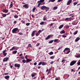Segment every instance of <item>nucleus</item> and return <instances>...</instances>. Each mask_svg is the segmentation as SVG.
I'll return each instance as SVG.
<instances>
[{"mask_svg": "<svg viewBox=\"0 0 80 80\" xmlns=\"http://www.w3.org/2000/svg\"><path fill=\"white\" fill-rule=\"evenodd\" d=\"M18 30V28H14L13 29H12V32L13 33H17V32H17Z\"/></svg>", "mask_w": 80, "mask_h": 80, "instance_id": "1", "label": "nucleus"}, {"mask_svg": "<svg viewBox=\"0 0 80 80\" xmlns=\"http://www.w3.org/2000/svg\"><path fill=\"white\" fill-rule=\"evenodd\" d=\"M41 10H43V9H46L47 10H49V8L45 6H42L41 7Z\"/></svg>", "mask_w": 80, "mask_h": 80, "instance_id": "2", "label": "nucleus"}, {"mask_svg": "<svg viewBox=\"0 0 80 80\" xmlns=\"http://www.w3.org/2000/svg\"><path fill=\"white\" fill-rule=\"evenodd\" d=\"M77 62V61H73L71 62L70 63V65L71 66H72V65H73L74 64H75V63H76V62Z\"/></svg>", "mask_w": 80, "mask_h": 80, "instance_id": "3", "label": "nucleus"}, {"mask_svg": "<svg viewBox=\"0 0 80 80\" xmlns=\"http://www.w3.org/2000/svg\"><path fill=\"white\" fill-rule=\"evenodd\" d=\"M53 37V35H48L47 37L45 38V40H48V39H49L50 37Z\"/></svg>", "mask_w": 80, "mask_h": 80, "instance_id": "4", "label": "nucleus"}, {"mask_svg": "<svg viewBox=\"0 0 80 80\" xmlns=\"http://www.w3.org/2000/svg\"><path fill=\"white\" fill-rule=\"evenodd\" d=\"M14 67H17L18 68H20V64L15 63L14 64Z\"/></svg>", "mask_w": 80, "mask_h": 80, "instance_id": "5", "label": "nucleus"}, {"mask_svg": "<svg viewBox=\"0 0 80 80\" xmlns=\"http://www.w3.org/2000/svg\"><path fill=\"white\" fill-rule=\"evenodd\" d=\"M72 0H69L68 1V2L67 3V5H70V3H72Z\"/></svg>", "mask_w": 80, "mask_h": 80, "instance_id": "6", "label": "nucleus"}, {"mask_svg": "<svg viewBox=\"0 0 80 80\" xmlns=\"http://www.w3.org/2000/svg\"><path fill=\"white\" fill-rule=\"evenodd\" d=\"M54 42H57V43L60 42V40H58V39H55L54 40Z\"/></svg>", "mask_w": 80, "mask_h": 80, "instance_id": "7", "label": "nucleus"}, {"mask_svg": "<svg viewBox=\"0 0 80 80\" xmlns=\"http://www.w3.org/2000/svg\"><path fill=\"white\" fill-rule=\"evenodd\" d=\"M32 61V59H27L26 60V63H28V62H31Z\"/></svg>", "mask_w": 80, "mask_h": 80, "instance_id": "8", "label": "nucleus"}, {"mask_svg": "<svg viewBox=\"0 0 80 80\" xmlns=\"http://www.w3.org/2000/svg\"><path fill=\"white\" fill-rule=\"evenodd\" d=\"M35 32H36V31L35 30V31H33L32 34H31V36L32 37H33V36H34V35H35Z\"/></svg>", "mask_w": 80, "mask_h": 80, "instance_id": "9", "label": "nucleus"}, {"mask_svg": "<svg viewBox=\"0 0 80 80\" xmlns=\"http://www.w3.org/2000/svg\"><path fill=\"white\" fill-rule=\"evenodd\" d=\"M9 58H4L3 60V62H7Z\"/></svg>", "mask_w": 80, "mask_h": 80, "instance_id": "10", "label": "nucleus"}, {"mask_svg": "<svg viewBox=\"0 0 80 80\" xmlns=\"http://www.w3.org/2000/svg\"><path fill=\"white\" fill-rule=\"evenodd\" d=\"M37 74L33 72L31 74V76L32 77H35L36 75Z\"/></svg>", "mask_w": 80, "mask_h": 80, "instance_id": "11", "label": "nucleus"}, {"mask_svg": "<svg viewBox=\"0 0 80 80\" xmlns=\"http://www.w3.org/2000/svg\"><path fill=\"white\" fill-rule=\"evenodd\" d=\"M23 7H25L26 8H28V4H25L24 5H23Z\"/></svg>", "mask_w": 80, "mask_h": 80, "instance_id": "12", "label": "nucleus"}, {"mask_svg": "<svg viewBox=\"0 0 80 80\" xmlns=\"http://www.w3.org/2000/svg\"><path fill=\"white\" fill-rule=\"evenodd\" d=\"M2 12H4V13H8V9L6 10V9H4Z\"/></svg>", "mask_w": 80, "mask_h": 80, "instance_id": "13", "label": "nucleus"}, {"mask_svg": "<svg viewBox=\"0 0 80 80\" xmlns=\"http://www.w3.org/2000/svg\"><path fill=\"white\" fill-rule=\"evenodd\" d=\"M79 40H80V38L79 37H78L77 38H76V39L75 40V42H78V41Z\"/></svg>", "mask_w": 80, "mask_h": 80, "instance_id": "14", "label": "nucleus"}, {"mask_svg": "<svg viewBox=\"0 0 80 80\" xmlns=\"http://www.w3.org/2000/svg\"><path fill=\"white\" fill-rule=\"evenodd\" d=\"M65 33V31H64V30H63L62 31L60 32V34Z\"/></svg>", "mask_w": 80, "mask_h": 80, "instance_id": "15", "label": "nucleus"}, {"mask_svg": "<svg viewBox=\"0 0 80 80\" xmlns=\"http://www.w3.org/2000/svg\"><path fill=\"white\" fill-rule=\"evenodd\" d=\"M63 24L61 25L59 27V29H61V28H63Z\"/></svg>", "mask_w": 80, "mask_h": 80, "instance_id": "16", "label": "nucleus"}, {"mask_svg": "<svg viewBox=\"0 0 80 80\" xmlns=\"http://www.w3.org/2000/svg\"><path fill=\"white\" fill-rule=\"evenodd\" d=\"M4 78H5V79H8V78H10V76H6L4 77Z\"/></svg>", "mask_w": 80, "mask_h": 80, "instance_id": "17", "label": "nucleus"}, {"mask_svg": "<svg viewBox=\"0 0 80 80\" xmlns=\"http://www.w3.org/2000/svg\"><path fill=\"white\" fill-rule=\"evenodd\" d=\"M13 7V2H11L10 4V8H11V7Z\"/></svg>", "mask_w": 80, "mask_h": 80, "instance_id": "18", "label": "nucleus"}, {"mask_svg": "<svg viewBox=\"0 0 80 80\" xmlns=\"http://www.w3.org/2000/svg\"><path fill=\"white\" fill-rule=\"evenodd\" d=\"M47 64V63L44 62H42V65H45Z\"/></svg>", "mask_w": 80, "mask_h": 80, "instance_id": "19", "label": "nucleus"}, {"mask_svg": "<svg viewBox=\"0 0 80 80\" xmlns=\"http://www.w3.org/2000/svg\"><path fill=\"white\" fill-rule=\"evenodd\" d=\"M14 17L15 18H18V16L16 15H15Z\"/></svg>", "mask_w": 80, "mask_h": 80, "instance_id": "20", "label": "nucleus"}, {"mask_svg": "<svg viewBox=\"0 0 80 80\" xmlns=\"http://www.w3.org/2000/svg\"><path fill=\"white\" fill-rule=\"evenodd\" d=\"M77 33H78V31H76L73 33V35H76V34H77Z\"/></svg>", "mask_w": 80, "mask_h": 80, "instance_id": "21", "label": "nucleus"}, {"mask_svg": "<svg viewBox=\"0 0 80 80\" xmlns=\"http://www.w3.org/2000/svg\"><path fill=\"white\" fill-rule=\"evenodd\" d=\"M53 42V40H51L48 42V43H52Z\"/></svg>", "mask_w": 80, "mask_h": 80, "instance_id": "22", "label": "nucleus"}, {"mask_svg": "<svg viewBox=\"0 0 80 80\" xmlns=\"http://www.w3.org/2000/svg\"><path fill=\"white\" fill-rule=\"evenodd\" d=\"M2 16L3 17H5L7 16V14H2Z\"/></svg>", "mask_w": 80, "mask_h": 80, "instance_id": "23", "label": "nucleus"}, {"mask_svg": "<svg viewBox=\"0 0 80 80\" xmlns=\"http://www.w3.org/2000/svg\"><path fill=\"white\" fill-rule=\"evenodd\" d=\"M49 54L50 55H53V52H51L49 53Z\"/></svg>", "mask_w": 80, "mask_h": 80, "instance_id": "24", "label": "nucleus"}, {"mask_svg": "<svg viewBox=\"0 0 80 80\" xmlns=\"http://www.w3.org/2000/svg\"><path fill=\"white\" fill-rule=\"evenodd\" d=\"M58 8V7H57V6H55L53 8V9L56 10V9H57Z\"/></svg>", "mask_w": 80, "mask_h": 80, "instance_id": "25", "label": "nucleus"}, {"mask_svg": "<svg viewBox=\"0 0 80 80\" xmlns=\"http://www.w3.org/2000/svg\"><path fill=\"white\" fill-rule=\"evenodd\" d=\"M15 47H13L11 49H10V50L12 51V50H13V49H15Z\"/></svg>", "mask_w": 80, "mask_h": 80, "instance_id": "26", "label": "nucleus"}, {"mask_svg": "<svg viewBox=\"0 0 80 80\" xmlns=\"http://www.w3.org/2000/svg\"><path fill=\"white\" fill-rule=\"evenodd\" d=\"M15 47H13L11 49H10V50L12 51V50H13V49H15Z\"/></svg>", "mask_w": 80, "mask_h": 80, "instance_id": "27", "label": "nucleus"}, {"mask_svg": "<svg viewBox=\"0 0 80 80\" xmlns=\"http://www.w3.org/2000/svg\"><path fill=\"white\" fill-rule=\"evenodd\" d=\"M35 9H36V8L35 7H34L32 9V12H35Z\"/></svg>", "mask_w": 80, "mask_h": 80, "instance_id": "28", "label": "nucleus"}, {"mask_svg": "<svg viewBox=\"0 0 80 80\" xmlns=\"http://www.w3.org/2000/svg\"><path fill=\"white\" fill-rule=\"evenodd\" d=\"M70 50V48H66L65 49V50H66V51L68 50Z\"/></svg>", "mask_w": 80, "mask_h": 80, "instance_id": "29", "label": "nucleus"}, {"mask_svg": "<svg viewBox=\"0 0 80 80\" xmlns=\"http://www.w3.org/2000/svg\"><path fill=\"white\" fill-rule=\"evenodd\" d=\"M76 58H80V54H79V55L76 56Z\"/></svg>", "mask_w": 80, "mask_h": 80, "instance_id": "30", "label": "nucleus"}, {"mask_svg": "<svg viewBox=\"0 0 80 80\" xmlns=\"http://www.w3.org/2000/svg\"><path fill=\"white\" fill-rule=\"evenodd\" d=\"M40 35V33L38 32L36 33V36H38V35Z\"/></svg>", "mask_w": 80, "mask_h": 80, "instance_id": "31", "label": "nucleus"}, {"mask_svg": "<svg viewBox=\"0 0 80 80\" xmlns=\"http://www.w3.org/2000/svg\"><path fill=\"white\" fill-rule=\"evenodd\" d=\"M55 58V56H53L50 57V58L51 59H53V58Z\"/></svg>", "mask_w": 80, "mask_h": 80, "instance_id": "32", "label": "nucleus"}, {"mask_svg": "<svg viewBox=\"0 0 80 80\" xmlns=\"http://www.w3.org/2000/svg\"><path fill=\"white\" fill-rule=\"evenodd\" d=\"M13 54H15V53H17V51H14L13 52Z\"/></svg>", "mask_w": 80, "mask_h": 80, "instance_id": "33", "label": "nucleus"}, {"mask_svg": "<svg viewBox=\"0 0 80 80\" xmlns=\"http://www.w3.org/2000/svg\"><path fill=\"white\" fill-rule=\"evenodd\" d=\"M44 0H40L39 1H38V2H39L40 3H42V2H44Z\"/></svg>", "mask_w": 80, "mask_h": 80, "instance_id": "34", "label": "nucleus"}, {"mask_svg": "<svg viewBox=\"0 0 80 80\" xmlns=\"http://www.w3.org/2000/svg\"><path fill=\"white\" fill-rule=\"evenodd\" d=\"M77 3H78V2H74L73 3V4L74 5V6H75V5H77Z\"/></svg>", "mask_w": 80, "mask_h": 80, "instance_id": "35", "label": "nucleus"}, {"mask_svg": "<svg viewBox=\"0 0 80 80\" xmlns=\"http://www.w3.org/2000/svg\"><path fill=\"white\" fill-rule=\"evenodd\" d=\"M22 63H25L26 62V61L25 59H23V60H22Z\"/></svg>", "mask_w": 80, "mask_h": 80, "instance_id": "36", "label": "nucleus"}, {"mask_svg": "<svg viewBox=\"0 0 80 80\" xmlns=\"http://www.w3.org/2000/svg\"><path fill=\"white\" fill-rule=\"evenodd\" d=\"M26 26H29L30 25V23H27L26 24Z\"/></svg>", "mask_w": 80, "mask_h": 80, "instance_id": "37", "label": "nucleus"}, {"mask_svg": "<svg viewBox=\"0 0 80 80\" xmlns=\"http://www.w3.org/2000/svg\"><path fill=\"white\" fill-rule=\"evenodd\" d=\"M44 22H42L40 23V25H43L44 24Z\"/></svg>", "mask_w": 80, "mask_h": 80, "instance_id": "38", "label": "nucleus"}, {"mask_svg": "<svg viewBox=\"0 0 80 80\" xmlns=\"http://www.w3.org/2000/svg\"><path fill=\"white\" fill-rule=\"evenodd\" d=\"M3 55L4 56H5H5H6V55H7V53L6 52H5V53H3Z\"/></svg>", "mask_w": 80, "mask_h": 80, "instance_id": "39", "label": "nucleus"}, {"mask_svg": "<svg viewBox=\"0 0 80 80\" xmlns=\"http://www.w3.org/2000/svg\"><path fill=\"white\" fill-rule=\"evenodd\" d=\"M41 5V2H40V3H38V7H39Z\"/></svg>", "mask_w": 80, "mask_h": 80, "instance_id": "40", "label": "nucleus"}, {"mask_svg": "<svg viewBox=\"0 0 80 80\" xmlns=\"http://www.w3.org/2000/svg\"><path fill=\"white\" fill-rule=\"evenodd\" d=\"M62 37L63 38H65V37H67V36H66V35H62Z\"/></svg>", "mask_w": 80, "mask_h": 80, "instance_id": "41", "label": "nucleus"}, {"mask_svg": "<svg viewBox=\"0 0 80 80\" xmlns=\"http://www.w3.org/2000/svg\"><path fill=\"white\" fill-rule=\"evenodd\" d=\"M42 64V62H40L38 64V65H41Z\"/></svg>", "mask_w": 80, "mask_h": 80, "instance_id": "42", "label": "nucleus"}, {"mask_svg": "<svg viewBox=\"0 0 80 80\" xmlns=\"http://www.w3.org/2000/svg\"><path fill=\"white\" fill-rule=\"evenodd\" d=\"M43 20H44V21H45V20H47V18H45V17H44L43 18Z\"/></svg>", "mask_w": 80, "mask_h": 80, "instance_id": "43", "label": "nucleus"}, {"mask_svg": "<svg viewBox=\"0 0 80 80\" xmlns=\"http://www.w3.org/2000/svg\"><path fill=\"white\" fill-rule=\"evenodd\" d=\"M18 34L20 35H23V34L22 32H19Z\"/></svg>", "mask_w": 80, "mask_h": 80, "instance_id": "44", "label": "nucleus"}, {"mask_svg": "<svg viewBox=\"0 0 80 80\" xmlns=\"http://www.w3.org/2000/svg\"><path fill=\"white\" fill-rule=\"evenodd\" d=\"M70 52V51H68L67 52V53H66V54H68V53Z\"/></svg>", "mask_w": 80, "mask_h": 80, "instance_id": "45", "label": "nucleus"}, {"mask_svg": "<svg viewBox=\"0 0 80 80\" xmlns=\"http://www.w3.org/2000/svg\"><path fill=\"white\" fill-rule=\"evenodd\" d=\"M54 62L55 61H52L51 62H50V64H51V65H52V64H53V62Z\"/></svg>", "mask_w": 80, "mask_h": 80, "instance_id": "46", "label": "nucleus"}, {"mask_svg": "<svg viewBox=\"0 0 80 80\" xmlns=\"http://www.w3.org/2000/svg\"><path fill=\"white\" fill-rule=\"evenodd\" d=\"M17 21H14L13 22L14 24H16V23H17Z\"/></svg>", "mask_w": 80, "mask_h": 80, "instance_id": "47", "label": "nucleus"}, {"mask_svg": "<svg viewBox=\"0 0 80 80\" xmlns=\"http://www.w3.org/2000/svg\"><path fill=\"white\" fill-rule=\"evenodd\" d=\"M67 20L68 21V18H66L65 19V21H67Z\"/></svg>", "mask_w": 80, "mask_h": 80, "instance_id": "48", "label": "nucleus"}, {"mask_svg": "<svg viewBox=\"0 0 80 80\" xmlns=\"http://www.w3.org/2000/svg\"><path fill=\"white\" fill-rule=\"evenodd\" d=\"M21 22L22 23H25V21H23V20H22L21 21Z\"/></svg>", "mask_w": 80, "mask_h": 80, "instance_id": "49", "label": "nucleus"}, {"mask_svg": "<svg viewBox=\"0 0 80 80\" xmlns=\"http://www.w3.org/2000/svg\"><path fill=\"white\" fill-rule=\"evenodd\" d=\"M63 48V47H61L58 48V50H60V49H61V48Z\"/></svg>", "mask_w": 80, "mask_h": 80, "instance_id": "50", "label": "nucleus"}, {"mask_svg": "<svg viewBox=\"0 0 80 80\" xmlns=\"http://www.w3.org/2000/svg\"><path fill=\"white\" fill-rule=\"evenodd\" d=\"M38 32L40 33L42 32V31L41 30H40L38 31Z\"/></svg>", "mask_w": 80, "mask_h": 80, "instance_id": "51", "label": "nucleus"}, {"mask_svg": "<svg viewBox=\"0 0 80 80\" xmlns=\"http://www.w3.org/2000/svg\"><path fill=\"white\" fill-rule=\"evenodd\" d=\"M37 62H35L34 63V65H37Z\"/></svg>", "mask_w": 80, "mask_h": 80, "instance_id": "52", "label": "nucleus"}, {"mask_svg": "<svg viewBox=\"0 0 80 80\" xmlns=\"http://www.w3.org/2000/svg\"><path fill=\"white\" fill-rule=\"evenodd\" d=\"M68 18V20L69 21V20H71V19H72V18Z\"/></svg>", "mask_w": 80, "mask_h": 80, "instance_id": "53", "label": "nucleus"}, {"mask_svg": "<svg viewBox=\"0 0 80 80\" xmlns=\"http://www.w3.org/2000/svg\"><path fill=\"white\" fill-rule=\"evenodd\" d=\"M6 52V49H5V50H4L2 52V53H5Z\"/></svg>", "mask_w": 80, "mask_h": 80, "instance_id": "54", "label": "nucleus"}, {"mask_svg": "<svg viewBox=\"0 0 80 80\" xmlns=\"http://www.w3.org/2000/svg\"><path fill=\"white\" fill-rule=\"evenodd\" d=\"M22 55H23V54L22 53H21V54H20L19 55V57H21V56H22Z\"/></svg>", "mask_w": 80, "mask_h": 80, "instance_id": "55", "label": "nucleus"}, {"mask_svg": "<svg viewBox=\"0 0 80 80\" xmlns=\"http://www.w3.org/2000/svg\"><path fill=\"white\" fill-rule=\"evenodd\" d=\"M63 0H58V2H61V1H62Z\"/></svg>", "mask_w": 80, "mask_h": 80, "instance_id": "56", "label": "nucleus"}, {"mask_svg": "<svg viewBox=\"0 0 80 80\" xmlns=\"http://www.w3.org/2000/svg\"><path fill=\"white\" fill-rule=\"evenodd\" d=\"M66 28H69V26H66Z\"/></svg>", "mask_w": 80, "mask_h": 80, "instance_id": "57", "label": "nucleus"}, {"mask_svg": "<svg viewBox=\"0 0 80 80\" xmlns=\"http://www.w3.org/2000/svg\"><path fill=\"white\" fill-rule=\"evenodd\" d=\"M8 73H6L4 74V75H7L8 74Z\"/></svg>", "mask_w": 80, "mask_h": 80, "instance_id": "58", "label": "nucleus"}, {"mask_svg": "<svg viewBox=\"0 0 80 80\" xmlns=\"http://www.w3.org/2000/svg\"><path fill=\"white\" fill-rule=\"evenodd\" d=\"M21 58H22V59H24V57L22 56L21 57Z\"/></svg>", "mask_w": 80, "mask_h": 80, "instance_id": "59", "label": "nucleus"}, {"mask_svg": "<svg viewBox=\"0 0 80 80\" xmlns=\"http://www.w3.org/2000/svg\"><path fill=\"white\" fill-rule=\"evenodd\" d=\"M64 61H65V59H63L62 61V63H63V62H64Z\"/></svg>", "mask_w": 80, "mask_h": 80, "instance_id": "60", "label": "nucleus"}, {"mask_svg": "<svg viewBox=\"0 0 80 80\" xmlns=\"http://www.w3.org/2000/svg\"><path fill=\"white\" fill-rule=\"evenodd\" d=\"M51 1L52 2H55V0H51Z\"/></svg>", "mask_w": 80, "mask_h": 80, "instance_id": "61", "label": "nucleus"}, {"mask_svg": "<svg viewBox=\"0 0 80 80\" xmlns=\"http://www.w3.org/2000/svg\"><path fill=\"white\" fill-rule=\"evenodd\" d=\"M78 65H80V62H78Z\"/></svg>", "mask_w": 80, "mask_h": 80, "instance_id": "62", "label": "nucleus"}, {"mask_svg": "<svg viewBox=\"0 0 80 80\" xmlns=\"http://www.w3.org/2000/svg\"><path fill=\"white\" fill-rule=\"evenodd\" d=\"M53 23H51L50 25V27H52V26H53Z\"/></svg>", "mask_w": 80, "mask_h": 80, "instance_id": "63", "label": "nucleus"}, {"mask_svg": "<svg viewBox=\"0 0 80 80\" xmlns=\"http://www.w3.org/2000/svg\"><path fill=\"white\" fill-rule=\"evenodd\" d=\"M55 80H58V78H55Z\"/></svg>", "mask_w": 80, "mask_h": 80, "instance_id": "64", "label": "nucleus"}]
</instances>
